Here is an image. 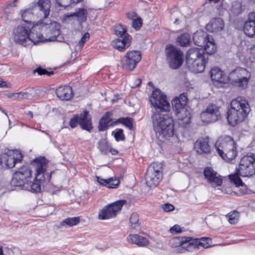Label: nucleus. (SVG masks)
Instances as JSON below:
<instances>
[{
    "label": "nucleus",
    "mask_w": 255,
    "mask_h": 255,
    "mask_svg": "<svg viewBox=\"0 0 255 255\" xmlns=\"http://www.w3.org/2000/svg\"><path fill=\"white\" fill-rule=\"evenodd\" d=\"M151 119L153 129L159 140L164 141L173 137L174 123L171 117L156 111L152 115Z\"/></svg>",
    "instance_id": "f257e3e1"
},
{
    "label": "nucleus",
    "mask_w": 255,
    "mask_h": 255,
    "mask_svg": "<svg viewBox=\"0 0 255 255\" xmlns=\"http://www.w3.org/2000/svg\"><path fill=\"white\" fill-rule=\"evenodd\" d=\"M227 120L230 125L234 126L243 122L251 111L248 101L243 97H238L230 103Z\"/></svg>",
    "instance_id": "f03ea898"
},
{
    "label": "nucleus",
    "mask_w": 255,
    "mask_h": 255,
    "mask_svg": "<svg viewBox=\"0 0 255 255\" xmlns=\"http://www.w3.org/2000/svg\"><path fill=\"white\" fill-rule=\"evenodd\" d=\"M36 164L35 180L32 182L29 181L25 184L22 189L30 191L32 193H38L41 191V186L45 182H49L51 179V174L46 171L47 162L44 157L37 158L34 160Z\"/></svg>",
    "instance_id": "7ed1b4c3"
},
{
    "label": "nucleus",
    "mask_w": 255,
    "mask_h": 255,
    "mask_svg": "<svg viewBox=\"0 0 255 255\" xmlns=\"http://www.w3.org/2000/svg\"><path fill=\"white\" fill-rule=\"evenodd\" d=\"M208 58L201 48H192L187 52L186 63L187 67L192 72L200 73L205 69Z\"/></svg>",
    "instance_id": "20e7f679"
},
{
    "label": "nucleus",
    "mask_w": 255,
    "mask_h": 255,
    "mask_svg": "<svg viewBox=\"0 0 255 255\" xmlns=\"http://www.w3.org/2000/svg\"><path fill=\"white\" fill-rule=\"evenodd\" d=\"M215 147L220 156L227 162L237 155L236 143L230 136L221 137L216 142Z\"/></svg>",
    "instance_id": "39448f33"
},
{
    "label": "nucleus",
    "mask_w": 255,
    "mask_h": 255,
    "mask_svg": "<svg viewBox=\"0 0 255 255\" xmlns=\"http://www.w3.org/2000/svg\"><path fill=\"white\" fill-rule=\"evenodd\" d=\"M162 164L153 162L148 167L145 175L146 184L149 188H155L162 179Z\"/></svg>",
    "instance_id": "423d86ee"
},
{
    "label": "nucleus",
    "mask_w": 255,
    "mask_h": 255,
    "mask_svg": "<svg viewBox=\"0 0 255 255\" xmlns=\"http://www.w3.org/2000/svg\"><path fill=\"white\" fill-rule=\"evenodd\" d=\"M250 78V72L244 68H238L229 74V81L234 85L242 89L247 88Z\"/></svg>",
    "instance_id": "0eeeda50"
},
{
    "label": "nucleus",
    "mask_w": 255,
    "mask_h": 255,
    "mask_svg": "<svg viewBox=\"0 0 255 255\" xmlns=\"http://www.w3.org/2000/svg\"><path fill=\"white\" fill-rule=\"evenodd\" d=\"M31 171L28 166H22L13 174L11 185L22 189L26 183L31 178Z\"/></svg>",
    "instance_id": "6e6552de"
},
{
    "label": "nucleus",
    "mask_w": 255,
    "mask_h": 255,
    "mask_svg": "<svg viewBox=\"0 0 255 255\" xmlns=\"http://www.w3.org/2000/svg\"><path fill=\"white\" fill-rule=\"evenodd\" d=\"M149 101L151 106L156 109L162 111H169L170 110V104L167 100L166 95L159 89L153 91L149 98Z\"/></svg>",
    "instance_id": "1a4fd4ad"
},
{
    "label": "nucleus",
    "mask_w": 255,
    "mask_h": 255,
    "mask_svg": "<svg viewBox=\"0 0 255 255\" xmlns=\"http://www.w3.org/2000/svg\"><path fill=\"white\" fill-rule=\"evenodd\" d=\"M166 50L167 51V60L170 67L174 69L179 68L183 61L182 52L180 49L171 45L167 46Z\"/></svg>",
    "instance_id": "9d476101"
},
{
    "label": "nucleus",
    "mask_w": 255,
    "mask_h": 255,
    "mask_svg": "<svg viewBox=\"0 0 255 255\" xmlns=\"http://www.w3.org/2000/svg\"><path fill=\"white\" fill-rule=\"evenodd\" d=\"M23 156L18 150H8L1 154L0 165L3 167L13 168L17 163L20 162Z\"/></svg>",
    "instance_id": "9b49d317"
},
{
    "label": "nucleus",
    "mask_w": 255,
    "mask_h": 255,
    "mask_svg": "<svg viewBox=\"0 0 255 255\" xmlns=\"http://www.w3.org/2000/svg\"><path fill=\"white\" fill-rule=\"evenodd\" d=\"M126 202L125 200H120L106 206L99 212V219L106 220L115 217Z\"/></svg>",
    "instance_id": "f8f14e48"
},
{
    "label": "nucleus",
    "mask_w": 255,
    "mask_h": 255,
    "mask_svg": "<svg viewBox=\"0 0 255 255\" xmlns=\"http://www.w3.org/2000/svg\"><path fill=\"white\" fill-rule=\"evenodd\" d=\"M242 169V165L240 164L236 172L229 176L231 182H233L237 187L243 185L241 177H250L255 174V168H254V171L252 173V169L248 165L244 169Z\"/></svg>",
    "instance_id": "ddd939ff"
},
{
    "label": "nucleus",
    "mask_w": 255,
    "mask_h": 255,
    "mask_svg": "<svg viewBox=\"0 0 255 255\" xmlns=\"http://www.w3.org/2000/svg\"><path fill=\"white\" fill-rule=\"evenodd\" d=\"M220 116L219 107L214 104L209 105L206 110L201 114L203 122L208 124L216 121Z\"/></svg>",
    "instance_id": "4468645a"
},
{
    "label": "nucleus",
    "mask_w": 255,
    "mask_h": 255,
    "mask_svg": "<svg viewBox=\"0 0 255 255\" xmlns=\"http://www.w3.org/2000/svg\"><path fill=\"white\" fill-rule=\"evenodd\" d=\"M88 112L85 111L80 116L75 115L69 122L70 126L72 128H75L78 124H79L84 129L90 131L92 128L91 121L87 118Z\"/></svg>",
    "instance_id": "2eb2a0df"
},
{
    "label": "nucleus",
    "mask_w": 255,
    "mask_h": 255,
    "mask_svg": "<svg viewBox=\"0 0 255 255\" xmlns=\"http://www.w3.org/2000/svg\"><path fill=\"white\" fill-rule=\"evenodd\" d=\"M210 77L214 84L217 86H222L229 81V75L227 76L218 67L212 68L210 71Z\"/></svg>",
    "instance_id": "dca6fc26"
},
{
    "label": "nucleus",
    "mask_w": 255,
    "mask_h": 255,
    "mask_svg": "<svg viewBox=\"0 0 255 255\" xmlns=\"http://www.w3.org/2000/svg\"><path fill=\"white\" fill-rule=\"evenodd\" d=\"M141 59V55L138 51L132 50L128 52L125 56L126 69L129 71L134 69Z\"/></svg>",
    "instance_id": "f3484780"
},
{
    "label": "nucleus",
    "mask_w": 255,
    "mask_h": 255,
    "mask_svg": "<svg viewBox=\"0 0 255 255\" xmlns=\"http://www.w3.org/2000/svg\"><path fill=\"white\" fill-rule=\"evenodd\" d=\"M204 175L208 183L213 188L222 185V177L211 167H207L204 169Z\"/></svg>",
    "instance_id": "a211bd4d"
},
{
    "label": "nucleus",
    "mask_w": 255,
    "mask_h": 255,
    "mask_svg": "<svg viewBox=\"0 0 255 255\" xmlns=\"http://www.w3.org/2000/svg\"><path fill=\"white\" fill-rule=\"evenodd\" d=\"M13 40L15 42L23 44L28 41V28L18 26L13 31Z\"/></svg>",
    "instance_id": "6ab92c4d"
},
{
    "label": "nucleus",
    "mask_w": 255,
    "mask_h": 255,
    "mask_svg": "<svg viewBox=\"0 0 255 255\" xmlns=\"http://www.w3.org/2000/svg\"><path fill=\"white\" fill-rule=\"evenodd\" d=\"M209 142L208 137L198 139L194 144V148L196 152L199 154L209 153L211 150Z\"/></svg>",
    "instance_id": "aec40b11"
},
{
    "label": "nucleus",
    "mask_w": 255,
    "mask_h": 255,
    "mask_svg": "<svg viewBox=\"0 0 255 255\" xmlns=\"http://www.w3.org/2000/svg\"><path fill=\"white\" fill-rule=\"evenodd\" d=\"M245 33L252 37L255 34V13L251 12L249 14L248 19L244 25Z\"/></svg>",
    "instance_id": "412c9836"
},
{
    "label": "nucleus",
    "mask_w": 255,
    "mask_h": 255,
    "mask_svg": "<svg viewBox=\"0 0 255 255\" xmlns=\"http://www.w3.org/2000/svg\"><path fill=\"white\" fill-rule=\"evenodd\" d=\"M130 40L131 37L129 34H127L125 37L115 39L112 41V44L115 48L120 51H123L130 45Z\"/></svg>",
    "instance_id": "4be33fe9"
},
{
    "label": "nucleus",
    "mask_w": 255,
    "mask_h": 255,
    "mask_svg": "<svg viewBox=\"0 0 255 255\" xmlns=\"http://www.w3.org/2000/svg\"><path fill=\"white\" fill-rule=\"evenodd\" d=\"M57 97L62 100H69L74 96L71 87L64 86L58 87L56 90Z\"/></svg>",
    "instance_id": "5701e85b"
},
{
    "label": "nucleus",
    "mask_w": 255,
    "mask_h": 255,
    "mask_svg": "<svg viewBox=\"0 0 255 255\" xmlns=\"http://www.w3.org/2000/svg\"><path fill=\"white\" fill-rule=\"evenodd\" d=\"M224 27V23L221 18H212L206 25L207 30L212 32L221 31Z\"/></svg>",
    "instance_id": "b1692460"
},
{
    "label": "nucleus",
    "mask_w": 255,
    "mask_h": 255,
    "mask_svg": "<svg viewBox=\"0 0 255 255\" xmlns=\"http://www.w3.org/2000/svg\"><path fill=\"white\" fill-rule=\"evenodd\" d=\"M87 11L86 9L82 7L78 8L73 13L65 15L67 18H72L73 19L77 20L80 23L85 22L87 19Z\"/></svg>",
    "instance_id": "393cba45"
},
{
    "label": "nucleus",
    "mask_w": 255,
    "mask_h": 255,
    "mask_svg": "<svg viewBox=\"0 0 255 255\" xmlns=\"http://www.w3.org/2000/svg\"><path fill=\"white\" fill-rule=\"evenodd\" d=\"M128 241L139 247H143L148 244V240L137 234L129 235L127 238Z\"/></svg>",
    "instance_id": "a878e982"
},
{
    "label": "nucleus",
    "mask_w": 255,
    "mask_h": 255,
    "mask_svg": "<svg viewBox=\"0 0 255 255\" xmlns=\"http://www.w3.org/2000/svg\"><path fill=\"white\" fill-rule=\"evenodd\" d=\"M28 41H30L35 44L42 41V35L39 28L37 26H33L30 29V32L28 31Z\"/></svg>",
    "instance_id": "bb28decb"
},
{
    "label": "nucleus",
    "mask_w": 255,
    "mask_h": 255,
    "mask_svg": "<svg viewBox=\"0 0 255 255\" xmlns=\"http://www.w3.org/2000/svg\"><path fill=\"white\" fill-rule=\"evenodd\" d=\"M182 239L183 243H182L180 253L185 250L191 252L196 249L195 239L182 237Z\"/></svg>",
    "instance_id": "cd10ccee"
},
{
    "label": "nucleus",
    "mask_w": 255,
    "mask_h": 255,
    "mask_svg": "<svg viewBox=\"0 0 255 255\" xmlns=\"http://www.w3.org/2000/svg\"><path fill=\"white\" fill-rule=\"evenodd\" d=\"M209 37L210 36H208L204 31L198 30L194 33L193 39L196 45L203 47Z\"/></svg>",
    "instance_id": "c85d7f7f"
},
{
    "label": "nucleus",
    "mask_w": 255,
    "mask_h": 255,
    "mask_svg": "<svg viewBox=\"0 0 255 255\" xmlns=\"http://www.w3.org/2000/svg\"><path fill=\"white\" fill-rule=\"evenodd\" d=\"M97 181L101 185L106 186L109 188H117L120 184V180L117 178H110L107 179H105L101 178L100 177H96Z\"/></svg>",
    "instance_id": "c756f323"
},
{
    "label": "nucleus",
    "mask_w": 255,
    "mask_h": 255,
    "mask_svg": "<svg viewBox=\"0 0 255 255\" xmlns=\"http://www.w3.org/2000/svg\"><path fill=\"white\" fill-rule=\"evenodd\" d=\"M255 161V155L254 153L248 154L244 156L241 159L240 164L242 165V170L244 169L248 165L252 169L251 172L255 168L254 162Z\"/></svg>",
    "instance_id": "7c9ffc66"
},
{
    "label": "nucleus",
    "mask_w": 255,
    "mask_h": 255,
    "mask_svg": "<svg viewBox=\"0 0 255 255\" xmlns=\"http://www.w3.org/2000/svg\"><path fill=\"white\" fill-rule=\"evenodd\" d=\"M36 6L43 13L44 18L48 17L51 6L49 0H39L36 3Z\"/></svg>",
    "instance_id": "2f4dec72"
},
{
    "label": "nucleus",
    "mask_w": 255,
    "mask_h": 255,
    "mask_svg": "<svg viewBox=\"0 0 255 255\" xmlns=\"http://www.w3.org/2000/svg\"><path fill=\"white\" fill-rule=\"evenodd\" d=\"M111 116V113L107 112L100 120L98 126L100 131H104L108 128L109 126L112 125V124H111L112 122Z\"/></svg>",
    "instance_id": "473e14b6"
},
{
    "label": "nucleus",
    "mask_w": 255,
    "mask_h": 255,
    "mask_svg": "<svg viewBox=\"0 0 255 255\" xmlns=\"http://www.w3.org/2000/svg\"><path fill=\"white\" fill-rule=\"evenodd\" d=\"M207 40H207L204 44V46H203L204 49H202L204 51H205L207 54H212L214 53L216 50V47L214 42V40L212 36L209 37Z\"/></svg>",
    "instance_id": "72a5a7b5"
},
{
    "label": "nucleus",
    "mask_w": 255,
    "mask_h": 255,
    "mask_svg": "<svg viewBox=\"0 0 255 255\" xmlns=\"http://www.w3.org/2000/svg\"><path fill=\"white\" fill-rule=\"evenodd\" d=\"M139 216L136 213H133L129 218V226L131 229H135L139 227Z\"/></svg>",
    "instance_id": "f704fd0d"
},
{
    "label": "nucleus",
    "mask_w": 255,
    "mask_h": 255,
    "mask_svg": "<svg viewBox=\"0 0 255 255\" xmlns=\"http://www.w3.org/2000/svg\"><path fill=\"white\" fill-rule=\"evenodd\" d=\"M182 243H183V239L182 237H176L171 239L169 241V246L173 248L176 249L177 251L180 252Z\"/></svg>",
    "instance_id": "c9c22d12"
},
{
    "label": "nucleus",
    "mask_w": 255,
    "mask_h": 255,
    "mask_svg": "<svg viewBox=\"0 0 255 255\" xmlns=\"http://www.w3.org/2000/svg\"><path fill=\"white\" fill-rule=\"evenodd\" d=\"M211 239L208 238H202L201 239H195L196 249L201 246L205 249L208 248L210 245Z\"/></svg>",
    "instance_id": "e433bc0d"
},
{
    "label": "nucleus",
    "mask_w": 255,
    "mask_h": 255,
    "mask_svg": "<svg viewBox=\"0 0 255 255\" xmlns=\"http://www.w3.org/2000/svg\"><path fill=\"white\" fill-rule=\"evenodd\" d=\"M185 111V112L182 113L181 110H180L176 112V115L179 120L184 121L185 123H188L190 121V114L186 108Z\"/></svg>",
    "instance_id": "4c0bfd02"
},
{
    "label": "nucleus",
    "mask_w": 255,
    "mask_h": 255,
    "mask_svg": "<svg viewBox=\"0 0 255 255\" xmlns=\"http://www.w3.org/2000/svg\"><path fill=\"white\" fill-rule=\"evenodd\" d=\"M133 119L131 118H121L118 119L115 122V124L121 123L125 125L128 129L131 130L132 129Z\"/></svg>",
    "instance_id": "58836bf2"
},
{
    "label": "nucleus",
    "mask_w": 255,
    "mask_h": 255,
    "mask_svg": "<svg viewBox=\"0 0 255 255\" xmlns=\"http://www.w3.org/2000/svg\"><path fill=\"white\" fill-rule=\"evenodd\" d=\"M110 147L105 139H102L98 142V148L103 154H107L109 152Z\"/></svg>",
    "instance_id": "ea45409f"
},
{
    "label": "nucleus",
    "mask_w": 255,
    "mask_h": 255,
    "mask_svg": "<svg viewBox=\"0 0 255 255\" xmlns=\"http://www.w3.org/2000/svg\"><path fill=\"white\" fill-rule=\"evenodd\" d=\"M239 216L240 213L237 211L231 212L227 215L229 223L232 224H235L238 222Z\"/></svg>",
    "instance_id": "a19ab883"
},
{
    "label": "nucleus",
    "mask_w": 255,
    "mask_h": 255,
    "mask_svg": "<svg viewBox=\"0 0 255 255\" xmlns=\"http://www.w3.org/2000/svg\"><path fill=\"white\" fill-rule=\"evenodd\" d=\"M114 33L117 36L120 37H126V35L128 34L126 32L125 27L121 24H119L115 26Z\"/></svg>",
    "instance_id": "79ce46f5"
},
{
    "label": "nucleus",
    "mask_w": 255,
    "mask_h": 255,
    "mask_svg": "<svg viewBox=\"0 0 255 255\" xmlns=\"http://www.w3.org/2000/svg\"><path fill=\"white\" fill-rule=\"evenodd\" d=\"M33 17V12L31 9H27L22 11L21 17L26 23H29Z\"/></svg>",
    "instance_id": "37998d69"
},
{
    "label": "nucleus",
    "mask_w": 255,
    "mask_h": 255,
    "mask_svg": "<svg viewBox=\"0 0 255 255\" xmlns=\"http://www.w3.org/2000/svg\"><path fill=\"white\" fill-rule=\"evenodd\" d=\"M177 41L180 43L181 46H186L190 43V35L187 33L182 34L179 37H178Z\"/></svg>",
    "instance_id": "c03bdc74"
},
{
    "label": "nucleus",
    "mask_w": 255,
    "mask_h": 255,
    "mask_svg": "<svg viewBox=\"0 0 255 255\" xmlns=\"http://www.w3.org/2000/svg\"><path fill=\"white\" fill-rule=\"evenodd\" d=\"M79 222V217L68 218L63 220L61 224L63 225V224H65L69 227H72L77 225Z\"/></svg>",
    "instance_id": "a18cd8bd"
},
{
    "label": "nucleus",
    "mask_w": 255,
    "mask_h": 255,
    "mask_svg": "<svg viewBox=\"0 0 255 255\" xmlns=\"http://www.w3.org/2000/svg\"><path fill=\"white\" fill-rule=\"evenodd\" d=\"M82 0H56L57 3L61 6L66 7L72 3H77Z\"/></svg>",
    "instance_id": "49530a36"
},
{
    "label": "nucleus",
    "mask_w": 255,
    "mask_h": 255,
    "mask_svg": "<svg viewBox=\"0 0 255 255\" xmlns=\"http://www.w3.org/2000/svg\"><path fill=\"white\" fill-rule=\"evenodd\" d=\"M177 100H174L173 99L172 101V105L173 107V109L177 112L180 110H181L182 112H185V105H182V103H179L177 102Z\"/></svg>",
    "instance_id": "de8ad7c7"
},
{
    "label": "nucleus",
    "mask_w": 255,
    "mask_h": 255,
    "mask_svg": "<svg viewBox=\"0 0 255 255\" xmlns=\"http://www.w3.org/2000/svg\"><path fill=\"white\" fill-rule=\"evenodd\" d=\"M142 23V19L139 17H137L133 20L132 25L134 29L137 30L141 26Z\"/></svg>",
    "instance_id": "09e8293b"
},
{
    "label": "nucleus",
    "mask_w": 255,
    "mask_h": 255,
    "mask_svg": "<svg viewBox=\"0 0 255 255\" xmlns=\"http://www.w3.org/2000/svg\"><path fill=\"white\" fill-rule=\"evenodd\" d=\"M174 100H177V102L182 103V105H186L187 97L184 94H181L179 97H176L173 99Z\"/></svg>",
    "instance_id": "8fccbe9b"
},
{
    "label": "nucleus",
    "mask_w": 255,
    "mask_h": 255,
    "mask_svg": "<svg viewBox=\"0 0 255 255\" xmlns=\"http://www.w3.org/2000/svg\"><path fill=\"white\" fill-rule=\"evenodd\" d=\"M174 100H177V102L182 103V105H186L187 97L184 94H181L179 97H176L173 99Z\"/></svg>",
    "instance_id": "3c124183"
},
{
    "label": "nucleus",
    "mask_w": 255,
    "mask_h": 255,
    "mask_svg": "<svg viewBox=\"0 0 255 255\" xmlns=\"http://www.w3.org/2000/svg\"><path fill=\"white\" fill-rule=\"evenodd\" d=\"M174 100H177V102L182 103V105H186L187 97L184 94H181L179 97H176L173 99Z\"/></svg>",
    "instance_id": "603ef678"
},
{
    "label": "nucleus",
    "mask_w": 255,
    "mask_h": 255,
    "mask_svg": "<svg viewBox=\"0 0 255 255\" xmlns=\"http://www.w3.org/2000/svg\"><path fill=\"white\" fill-rule=\"evenodd\" d=\"M90 37V34L88 32L85 33L78 43V46L81 48L85 43L88 40Z\"/></svg>",
    "instance_id": "864d4df0"
},
{
    "label": "nucleus",
    "mask_w": 255,
    "mask_h": 255,
    "mask_svg": "<svg viewBox=\"0 0 255 255\" xmlns=\"http://www.w3.org/2000/svg\"><path fill=\"white\" fill-rule=\"evenodd\" d=\"M115 138L117 141L123 140L125 139V136L123 134L122 129H120L115 132L114 135Z\"/></svg>",
    "instance_id": "5fc2aeb1"
},
{
    "label": "nucleus",
    "mask_w": 255,
    "mask_h": 255,
    "mask_svg": "<svg viewBox=\"0 0 255 255\" xmlns=\"http://www.w3.org/2000/svg\"><path fill=\"white\" fill-rule=\"evenodd\" d=\"M34 72H37L40 75H47L50 76L53 74V71H47L45 69H42L41 68H37L34 71Z\"/></svg>",
    "instance_id": "6e6d98bb"
},
{
    "label": "nucleus",
    "mask_w": 255,
    "mask_h": 255,
    "mask_svg": "<svg viewBox=\"0 0 255 255\" xmlns=\"http://www.w3.org/2000/svg\"><path fill=\"white\" fill-rule=\"evenodd\" d=\"M170 232L173 234H179L182 232V229L180 226L175 225L170 229Z\"/></svg>",
    "instance_id": "4d7b16f0"
},
{
    "label": "nucleus",
    "mask_w": 255,
    "mask_h": 255,
    "mask_svg": "<svg viewBox=\"0 0 255 255\" xmlns=\"http://www.w3.org/2000/svg\"><path fill=\"white\" fill-rule=\"evenodd\" d=\"M162 209L165 212H170L174 209V207L170 204L166 203L162 206Z\"/></svg>",
    "instance_id": "13d9d810"
},
{
    "label": "nucleus",
    "mask_w": 255,
    "mask_h": 255,
    "mask_svg": "<svg viewBox=\"0 0 255 255\" xmlns=\"http://www.w3.org/2000/svg\"><path fill=\"white\" fill-rule=\"evenodd\" d=\"M19 100L26 99L29 97V94L27 92H19Z\"/></svg>",
    "instance_id": "bf43d9fd"
},
{
    "label": "nucleus",
    "mask_w": 255,
    "mask_h": 255,
    "mask_svg": "<svg viewBox=\"0 0 255 255\" xmlns=\"http://www.w3.org/2000/svg\"><path fill=\"white\" fill-rule=\"evenodd\" d=\"M10 86V84L9 83H7L2 79H0V88H8Z\"/></svg>",
    "instance_id": "052dcab7"
},
{
    "label": "nucleus",
    "mask_w": 255,
    "mask_h": 255,
    "mask_svg": "<svg viewBox=\"0 0 255 255\" xmlns=\"http://www.w3.org/2000/svg\"><path fill=\"white\" fill-rule=\"evenodd\" d=\"M19 93H13L12 99L13 100H19Z\"/></svg>",
    "instance_id": "680f3d73"
},
{
    "label": "nucleus",
    "mask_w": 255,
    "mask_h": 255,
    "mask_svg": "<svg viewBox=\"0 0 255 255\" xmlns=\"http://www.w3.org/2000/svg\"><path fill=\"white\" fill-rule=\"evenodd\" d=\"M109 151L113 155H116L118 153V151L116 149L110 147Z\"/></svg>",
    "instance_id": "e2e57ef3"
},
{
    "label": "nucleus",
    "mask_w": 255,
    "mask_h": 255,
    "mask_svg": "<svg viewBox=\"0 0 255 255\" xmlns=\"http://www.w3.org/2000/svg\"><path fill=\"white\" fill-rule=\"evenodd\" d=\"M136 85L137 87H139L141 83V80L140 79H137L135 81Z\"/></svg>",
    "instance_id": "0e129e2a"
},
{
    "label": "nucleus",
    "mask_w": 255,
    "mask_h": 255,
    "mask_svg": "<svg viewBox=\"0 0 255 255\" xmlns=\"http://www.w3.org/2000/svg\"><path fill=\"white\" fill-rule=\"evenodd\" d=\"M27 115L30 116L31 118L33 117V113L31 111H28L27 113Z\"/></svg>",
    "instance_id": "69168bd1"
},
{
    "label": "nucleus",
    "mask_w": 255,
    "mask_h": 255,
    "mask_svg": "<svg viewBox=\"0 0 255 255\" xmlns=\"http://www.w3.org/2000/svg\"><path fill=\"white\" fill-rule=\"evenodd\" d=\"M13 93H9L8 95H7V97L9 98H11L12 99V97H13Z\"/></svg>",
    "instance_id": "338daca9"
},
{
    "label": "nucleus",
    "mask_w": 255,
    "mask_h": 255,
    "mask_svg": "<svg viewBox=\"0 0 255 255\" xmlns=\"http://www.w3.org/2000/svg\"><path fill=\"white\" fill-rule=\"evenodd\" d=\"M0 255H3L2 248L0 247Z\"/></svg>",
    "instance_id": "774afa93"
}]
</instances>
